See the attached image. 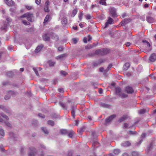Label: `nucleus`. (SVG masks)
I'll list each match as a JSON object with an SVG mask.
<instances>
[{
	"label": "nucleus",
	"mask_w": 156,
	"mask_h": 156,
	"mask_svg": "<svg viewBox=\"0 0 156 156\" xmlns=\"http://www.w3.org/2000/svg\"><path fill=\"white\" fill-rule=\"evenodd\" d=\"M30 151L28 153V156H35L34 153H37L40 156H43L44 155V153L43 152H40V151L36 152L35 149L33 147L30 149Z\"/></svg>",
	"instance_id": "obj_1"
},
{
	"label": "nucleus",
	"mask_w": 156,
	"mask_h": 156,
	"mask_svg": "<svg viewBox=\"0 0 156 156\" xmlns=\"http://www.w3.org/2000/svg\"><path fill=\"white\" fill-rule=\"evenodd\" d=\"M21 18H26L30 22H32L33 20V14L28 12L26 13L23 14L21 16Z\"/></svg>",
	"instance_id": "obj_2"
},
{
	"label": "nucleus",
	"mask_w": 156,
	"mask_h": 156,
	"mask_svg": "<svg viewBox=\"0 0 156 156\" xmlns=\"http://www.w3.org/2000/svg\"><path fill=\"white\" fill-rule=\"evenodd\" d=\"M115 90L116 94L121 98H124L127 97V94L122 93L121 92V89L119 87H117L116 88Z\"/></svg>",
	"instance_id": "obj_3"
},
{
	"label": "nucleus",
	"mask_w": 156,
	"mask_h": 156,
	"mask_svg": "<svg viewBox=\"0 0 156 156\" xmlns=\"http://www.w3.org/2000/svg\"><path fill=\"white\" fill-rule=\"evenodd\" d=\"M142 42L144 44V45L146 47L147 51H151V48L150 47V44L145 40H143Z\"/></svg>",
	"instance_id": "obj_4"
},
{
	"label": "nucleus",
	"mask_w": 156,
	"mask_h": 156,
	"mask_svg": "<svg viewBox=\"0 0 156 156\" xmlns=\"http://www.w3.org/2000/svg\"><path fill=\"white\" fill-rule=\"evenodd\" d=\"M109 12L110 14L112 17H115L116 16V10L114 8H110L109 9Z\"/></svg>",
	"instance_id": "obj_5"
},
{
	"label": "nucleus",
	"mask_w": 156,
	"mask_h": 156,
	"mask_svg": "<svg viewBox=\"0 0 156 156\" xmlns=\"http://www.w3.org/2000/svg\"><path fill=\"white\" fill-rule=\"evenodd\" d=\"M61 19V22L62 24L64 25H66L67 23V17L65 16H63L62 17L60 16Z\"/></svg>",
	"instance_id": "obj_6"
},
{
	"label": "nucleus",
	"mask_w": 156,
	"mask_h": 156,
	"mask_svg": "<svg viewBox=\"0 0 156 156\" xmlns=\"http://www.w3.org/2000/svg\"><path fill=\"white\" fill-rule=\"evenodd\" d=\"M125 91L127 93L130 94L133 92V90L132 87L127 86L126 87Z\"/></svg>",
	"instance_id": "obj_7"
},
{
	"label": "nucleus",
	"mask_w": 156,
	"mask_h": 156,
	"mask_svg": "<svg viewBox=\"0 0 156 156\" xmlns=\"http://www.w3.org/2000/svg\"><path fill=\"white\" fill-rule=\"evenodd\" d=\"M149 60L152 62L155 61L156 60V54L155 53L151 54L149 57Z\"/></svg>",
	"instance_id": "obj_8"
},
{
	"label": "nucleus",
	"mask_w": 156,
	"mask_h": 156,
	"mask_svg": "<svg viewBox=\"0 0 156 156\" xmlns=\"http://www.w3.org/2000/svg\"><path fill=\"white\" fill-rule=\"evenodd\" d=\"M8 118V117L5 115H3L2 116H0V122L2 123L5 122V119L7 120Z\"/></svg>",
	"instance_id": "obj_9"
},
{
	"label": "nucleus",
	"mask_w": 156,
	"mask_h": 156,
	"mask_svg": "<svg viewBox=\"0 0 156 156\" xmlns=\"http://www.w3.org/2000/svg\"><path fill=\"white\" fill-rule=\"evenodd\" d=\"M115 115H111L107 119H106L105 120V122L106 123H108L110 122L113 118H115Z\"/></svg>",
	"instance_id": "obj_10"
},
{
	"label": "nucleus",
	"mask_w": 156,
	"mask_h": 156,
	"mask_svg": "<svg viewBox=\"0 0 156 156\" xmlns=\"http://www.w3.org/2000/svg\"><path fill=\"white\" fill-rule=\"evenodd\" d=\"M113 21V20L112 19L110 18L108 19V21L105 23V27H107L108 26V24H111L112 23Z\"/></svg>",
	"instance_id": "obj_11"
},
{
	"label": "nucleus",
	"mask_w": 156,
	"mask_h": 156,
	"mask_svg": "<svg viewBox=\"0 0 156 156\" xmlns=\"http://www.w3.org/2000/svg\"><path fill=\"white\" fill-rule=\"evenodd\" d=\"M5 3L9 6L12 5L13 3L12 0H4Z\"/></svg>",
	"instance_id": "obj_12"
},
{
	"label": "nucleus",
	"mask_w": 156,
	"mask_h": 156,
	"mask_svg": "<svg viewBox=\"0 0 156 156\" xmlns=\"http://www.w3.org/2000/svg\"><path fill=\"white\" fill-rule=\"evenodd\" d=\"M43 48L42 45H41L38 46L36 49L35 50V52L36 53H38Z\"/></svg>",
	"instance_id": "obj_13"
},
{
	"label": "nucleus",
	"mask_w": 156,
	"mask_h": 156,
	"mask_svg": "<svg viewBox=\"0 0 156 156\" xmlns=\"http://www.w3.org/2000/svg\"><path fill=\"white\" fill-rule=\"evenodd\" d=\"M129 21V20L127 19H125L123 20H122L121 23L122 24V25H124L127 23H128Z\"/></svg>",
	"instance_id": "obj_14"
},
{
	"label": "nucleus",
	"mask_w": 156,
	"mask_h": 156,
	"mask_svg": "<svg viewBox=\"0 0 156 156\" xmlns=\"http://www.w3.org/2000/svg\"><path fill=\"white\" fill-rule=\"evenodd\" d=\"M5 133L4 129L1 127H0V136L2 137L4 136Z\"/></svg>",
	"instance_id": "obj_15"
},
{
	"label": "nucleus",
	"mask_w": 156,
	"mask_h": 156,
	"mask_svg": "<svg viewBox=\"0 0 156 156\" xmlns=\"http://www.w3.org/2000/svg\"><path fill=\"white\" fill-rule=\"evenodd\" d=\"M43 38L44 40L45 41H48L49 39L48 36L47 34H44V35L43 36Z\"/></svg>",
	"instance_id": "obj_16"
},
{
	"label": "nucleus",
	"mask_w": 156,
	"mask_h": 156,
	"mask_svg": "<svg viewBox=\"0 0 156 156\" xmlns=\"http://www.w3.org/2000/svg\"><path fill=\"white\" fill-rule=\"evenodd\" d=\"M50 19V16L48 15H47L45 17L44 23H45L47 22H48V21L49 20V19Z\"/></svg>",
	"instance_id": "obj_17"
},
{
	"label": "nucleus",
	"mask_w": 156,
	"mask_h": 156,
	"mask_svg": "<svg viewBox=\"0 0 156 156\" xmlns=\"http://www.w3.org/2000/svg\"><path fill=\"white\" fill-rule=\"evenodd\" d=\"M147 20L148 22L151 23L153 21V19L151 17H148L147 18Z\"/></svg>",
	"instance_id": "obj_18"
},
{
	"label": "nucleus",
	"mask_w": 156,
	"mask_h": 156,
	"mask_svg": "<svg viewBox=\"0 0 156 156\" xmlns=\"http://www.w3.org/2000/svg\"><path fill=\"white\" fill-rule=\"evenodd\" d=\"M77 13V11L76 10L74 9L72 11V13L71 14V16L73 17Z\"/></svg>",
	"instance_id": "obj_19"
},
{
	"label": "nucleus",
	"mask_w": 156,
	"mask_h": 156,
	"mask_svg": "<svg viewBox=\"0 0 156 156\" xmlns=\"http://www.w3.org/2000/svg\"><path fill=\"white\" fill-rule=\"evenodd\" d=\"M130 145V143L128 141H126L122 144V145L123 146H128Z\"/></svg>",
	"instance_id": "obj_20"
},
{
	"label": "nucleus",
	"mask_w": 156,
	"mask_h": 156,
	"mask_svg": "<svg viewBox=\"0 0 156 156\" xmlns=\"http://www.w3.org/2000/svg\"><path fill=\"white\" fill-rule=\"evenodd\" d=\"M130 66V65L129 63H126L125 65L123 66V68L125 69H127Z\"/></svg>",
	"instance_id": "obj_21"
},
{
	"label": "nucleus",
	"mask_w": 156,
	"mask_h": 156,
	"mask_svg": "<svg viewBox=\"0 0 156 156\" xmlns=\"http://www.w3.org/2000/svg\"><path fill=\"white\" fill-rule=\"evenodd\" d=\"M120 151L118 149H114L113 151L114 153L116 154H118L120 153Z\"/></svg>",
	"instance_id": "obj_22"
},
{
	"label": "nucleus",
	"mask_w": 156,
	"mask_h": 156,
	"mask_svg": "<svg viewBox=\"0 0 156 156\" xmlns=\"http://www.w3.org/2000/svg\"><path fill=\"white\" fill-rule=\"evenodd\" d=\"M60 133L62 134H66L67 133V131L66 129H62L60 130Z\"/></svg>",
	"instance_id": "obj_23"
},
{
	"label": "nucleus",
	"mask_w": 156,
	"mask_h": 156,
	"mask_svg": "<svg viewBox=\"0 0 156 156\" xmlns=\"http://www.w3.org/2000/svg\"><path fill=\"white\" fill-rule=\"evenodd\" d=\"M42 130L45 134H48V131L46 129V128L43 127L41 128Z\"/></svg>",
	"instance_id": "obj_24"
},
{
	"label": "nucleus",
	"mask_w": 156,
	"mask_h": 156,
	"mask_svg": "<svg viewBox=\"0 0 156 156\" xmlns=\"http://www.w3.org/2000/svg\"><path fill=\"white\" fill-rule=\"evenodd\" d=\"M99 3L100 4L106 5V2H105V0H101L100 2Z\"/></svg>",
	"instance_id": "obj_25"
},
{
	"label": "nucleus",
	"mask_w": 156,
	"mask_h": 156,
	"mask_svg": "<svg viewBox=\"0 0 156 156\" xmlns=\"http://www.w3.org/2000/svg\"><path fill=\"white\" fill-rule=\"evenodd\" d=\"M127 118V116L126 115H124L122 118L119 119V121L120 122L124 120Z\"/></svg>",
	"instance_id": "obj_26"
},
{
	"label": "nucleus",
	"mask_w": 156,
	"mask_h": 156,
	"mask_svg": "<svg viewBox=\"0 0 156 156\" xmlns=\"http://www.w3.org/2000/svg\"><path fill=\"white\" fill-rule=\"evenodd\" d=\"M132 154L133 156H138L139 155V153L136 151L133 152Z\"/></svg>",
	"instance_id": "obj_27"
},
{
	"label": "nucleus",
	"mask_w": 156,
	"mask_h": 156,
	"mask_svg": "<svg viewBox=\"0 0 156 156\" xmlns=\"http://www.w3.org/2000/svg\"><path fill=\"white\" fill-rule=\"evenodd\" d=\"M48 64L50 66H52L55 64V62L54 61H49L48 62Z\"/></svg>",
	"instance_id": "obj_28"
},
{
	"label": "nucleus",
	"mask_w": 156,
	"mask_h": 156,
	"mask_svg": "<svg viewBox=\"0 0 156 156\" xmlns=\"http://www.w3.org/2000/svg\"><path fill=\"white\" fill-rule=\"evenodd\" d=\"M145 110L144 109H143L140 110L139 111V112L140 114H143L145 112Z\"/></svg>",
	"instance_id": "obj_29"
},
{
	"label": "nucleus",
	"mask_w": 156,
	"mask_h": 156,
	"mask_svg": "<svg viewBox=\"0 0 156 156\" xmlns=\"http://www.w3.org/2000/svg\"><path fill=\"white\" fill-rule=\"evenodd\" d=\"M72 115L73 118H75V110L74 109H72L71 111Z\"/></svg>",
	"instance_id": "obj_30"
},
{
	"label": "nucleus",
	"mask_w": 156,
	"mask_h": 156,
	"mask_svg": "<svg viewBox=\"0 0 156 156\" xmlns=\"http://www.w3.org/2000/svg\"><path fill=\"white\" fill-rule=\"evenodd\" d=\"M78 40H79L77 38H73L72 40H73V43L75 44H76L77 43Z\"/></svg>",
	"instance_id": "obj_31"
},
{
	"label": "nucleus",
	"mask_w": 156,
	"mask_h": 156,
	"mask_svg": "<svg viewBox=\"0 0 156 156\" xmlns=\"http://www.w3.org/2000/svg\"><path fill=\"white\" fill-rule=\"evenodd\" d=\"M22 22L25 25H28L30 24L29 22H27L26 20H22Z\"/></svg>",
	"instance_id": "obj_32"
},
{
	"label": "nucleus",
	"mask_w": 156,
	"mask_h": 156,
	"mask_svg": "<svg viewBox=\"0 0 156 156\" xmlns=\"http://www.w3.org/2000/svg\"><path fill=\"white\" fill-rule=\"evenodd\" d=\"M83 13L82 12H80L79 13V15H78V17H79V19L80 20H82V16H83Z\"/></svg>",
	"instance_id": "obj_33"
},
{
	"label": "nucleus",
	"mask_w": 156,
	"mask_h": 156,
	"mask_svg": "<svg viewBox=\"0 0 156 156\" xmlns=\"http://www.w3.org/2000/svg\"><path fill=\"white\" fill-rule=\"evenodd\" d=\"M63 55H58L56 57V59H62L63 57Z\"/></svg>",
	"instance_id": "obj_34"
},
{
	"label": "nucleus",
	"mask_w": 156,
	"mask_h": 156,
	"mask_svg": "<svg viewBox=\"0 0 156 156\" xmlns=\"http://www.w3.org/2000/svg\"><path fill=\"white\" fill-rule=\"evenodd\" d=\"M128 133L129 134L134 135L136 133V132L135 131H129Z\"/></svg>",
	"instance_id": "obj_35"
},
{
	"label": "nucleus",
	"mask_w": 156,
	"mask_h": 156,
	"mask_svg": "<svg viewBox=\"0 0 156 156\" xmlns=\"http://www.w3.org/2000/svg\"><path fill=\"white\" fill-rule=\"evenodd\" d=\"M60 73L62 75H63V76H65L67 74L66 72L63 71H61L60 72Z\"/></svg>",
	"instance_id": "obj_36"
},
{
	"label": "nucleus",
	"mask_w": 156,
	"mask_h": 156,
	"mask_svg": "<svg viewBox=\"0 0 156 156\" xmlns=\"http://www.w3.org/2000/svg\"><path fill=\"white\" fill-rule=\"evenodd\" d=\"M48 124L51 126H53L54 125V122L53 121L51 120L48 121Z\"/></svg>",
	"instance_id": "obj_37"
},
{
	"label": "nucleus",
	"mask_w": 156,
	"mask_h": 156,
	"mask_svg": "<svg viewBox=\"0 0 156 156\" xmlns=\"http://www.w3.org/2000/svg\"><path fill=\"white\" fill-rule=\"evenodd\" d=\"M86 18L87 20H90L91 18V16L89 15H87L86 16Z\"/></svg>",
	"instance_id": "obj_38"
},
{
	"label": "nucleus",
	"mask_w": 156,
	"mask_h": 156,
	"mask_svg": "<svg viewBox=\"0 0 156 156\" xmlns=\"http://www.w3.org/2000/svg\"><path fill=\"white\" fill-rule=\"evenodd\" d=\"M5 123L6 125L7 126L9 127H10L12 126L11 124L8 122H5Z\"/></svg>",
	"instance_id": "obj_39"
},
{
	"label": "nucleus",
	"mask_w": 156,
	"mask_h": 156,
	"mask_svg": "<svg viewBox=\"0 0 156 156\" xmlns=\"http://www.w3.org/2000/svg\"><path fill=\"white\" fill-rule=\"evenodd\" d=\"M26 9H28V10H29L30 9H31L32 8V6H29V5H26Z\"/></svg>",
	"instance_id": "obj_40"
},
{
	"label": "nucleus",
	"mask_w": 156,
	"mask_h": 156,
	"mask_svg": "<svg viewBox=\"0 0 156 156\" xmlns=\"http://www.w3.org/2000/svg\"><path fill=\"white\" fill-rule=\"evenodd\" d=\"M60 105L61 107L63 109H66L67 108V107L65 106V105L62 103H60Z\"/></svg>",
	"instance_id": "obj_41"
},
{
	"label": "nucleus",
	"mask_w": 156,
	"mask_h": 156,
	"mask_svg": "<svg viewBox=\"0 0 156 156\" xmlns=\"http://www.w3.org/2000/svg\"><path fill=\"white\" fill-rule=\"evenodd\" d=\"M7 27V25L5 24L4 26V27H1V29L2 30H4L6 29Z\"/></svg>",
	"instance_id": "obj_42"
},
{
	"label": "nucleus",
	"mask_w": 156,
	"mask_h": 156,
	"mask_svg": "<svg viewBox=\"0 0 156 156\" xmlns=\"http://www.w3.org/2000/svg\"><path fill=\"white\" fill-rule=\"evenodd\" d=\"M44 11L46 12H48L49 11V8L48 7V6H47L46 7H45L44 8Z\"/></svg>",
	"instance_id": "obj_43"
},
{
	"label": "nucleus",
	"mask_w": 156,
	"mask_h": 156,
	"mask_svg": "<svg viewBox=\"0 0 156 156\" xmlns=\"http://www.w3.org/2000/svg\"><path fill=\"white\" fill-rule=\"evenodd\" d=\"M33 69L35 73L36 74L37 76L39 75V74L38 73V72L37 71V70L36 69V68H33Z\"/></svg>",
	"instance_id": "obj_44"
},
{
	"label": "nucleus",
	"mask_w": 156,
	"mask_h": 156,
	"mask_svg": "<svg viewBox=\"0 0 156 156\" xmlns=\"http://www.w3.org/2000/svg\"><path fill=\"white\" fill-rule=\"evenodd\" d=\"M9 136L11 137H12V138H14L15 135L12 132H11L9 133Z\"/></svg>",
	"instance_id": "obj_45"
},
{
	"label": "nucleus",
	"mask_w": 156,
	"mask_h": 156,
	"mask_svg": "<svg viewBox=\"0 0 156 156\" xmlns=\"http://www.w3.org/2000/svg\"><path fill=\"white\" fill-rule=\"evenodd\" d=\"M73 134V132H70L69 133V136L70 137H72Z\"/></svg>",
	"instance_id": "obj_46"
},
{
	"label": "nucleus",
	"mask_w": 156,
	"mask_h": 156,
	"mask_svg": "<svg viewBox=\"0 0 156 156\" xmlns=\"http://www.w3.org/2000/svg\"><path fill=\"white\" fill-rule=\"evenodd\" d=\"M41 0H36L35 2L37 5H39L41 3Z\"/></svg>",
	"instance_id": "obj_47"
},
{
	"label": "nucleus",
	"mask_w": 156,
	"mask_h": 156,
	"mask_svg": "<svg viewBox=\"0 0 156 156\" xmlns=\"http://www.w3.org/2000/svg\"><path fill=\"white\" fill-rule=\"evenodd\" d=\"M150 77L152 79H155V76L153 75H150Z\"/></svg>",
	"instance_id": "obj_48"
},
{
	"label": "nucleus",
	"mask_w": 156,
	"mask_h": 156,
	"mask_svg": "<svg viewBox=\"0 0 156 156\" xmlns=\"http://www.w3.org/2000/svg\"><path fill=\"white\" fill-rule=\"evenodd\" d=\"M38 115L39 117H41V118H44V115L41 113L39 114Z\"/></svg>",
	"instance_id": "obj_49"
},
{
	"label": "nucleus",
	"mask_w": 156,
	"mask_h": 156,
	"mask_svg": "<svg viewBox=\"0 0 156 156\" xmlns=\"http://www.w3.org/2000/svg\"><path fill=\"white\" fill-rule=\"evenodd\" d=\"M53 36H55V37H54V39L56 41H57L58 40V37L57 35H56L55 34H53Z\"/></svg>",
	"instance_id": "obj_50"
},
{
	"label": "nucleus",
	"mask_w": 156,
	"mask_h": 156,
	"mask_svg": "<svg viewBox=\"0 0 156 156\" xmlns=\"http://www.w3.org/2000/svg\"><path fill=\"white\" fill-rule=\"evenodd\" d=\"M87 38H86V37L84 38L83 39V41L85 43H87Z\"/></svg>",
	"instance_id": "obj_51"
},
{
	"label": "nucleus",
	"mask_w": 156,
	"mask_h": 156,
	"mask_svg": "<svg viewBox=\"0 0 156 156\" xmlns=\"http://www.w3.org/2000/svg\"><path fill=\"white\" fill-rule=\"evenodd\" d=\"M99 92L100 94H102L103 92V90L102 89L100 88L99 89Z\"/></svg>",
	"instance_id": "obj_52"
},
{
	"label": "nucleus",
	"mask_w": 156,
	"mask_h": 156,
	"mask_svg": "<svg viewBox=\"0 0 156 156\" xmlns=\"http://www.w3.org/2000/svg\"><path fill=\"white\" fill-rule=\"evenodd\" d=\"M145 135H146V134L145 133H142L141 135V137H142V138H144L145 136Z\"/></svg>",
	"instance_id": "obj_53"
},
{
	"label": "nucleus",
	"mask_w": 156,
	"mask_h": 156,
	"mask_svg": "<svg viewBox=\"0 0 156 156\" xmlns=\"http://www.w3.org/2000/svg\"><path fill=\"white\" fill-rule=\"evenodd\" d=\"M10 98V96H7V95H5V99H9Z\"/></svg>",
	"instance_id": "obj_54"
},
{
	"label": "nucleus",
	"mask_w": 156,
	"mask_h": 156,
	"mask_svg": "<svg viewBox=\"0 0 156 156\" xmlns=\"http://www.w3.org/2000/svg\"><path fill=\"white\" fill-rule=\"evenodd\" d=\"M99 63L98 62H95L94 63V66H97L98 65V64H99Z\"/></svg>",
	"instance_id": "obj_55"
},
{
	"label": "nucleus",
	"mask_w": 156,
	"mask_h": 156,
	"mask_svg": "<svg viewBox=\"0 0 156 156\" xmlns=\"http://www.w3.org/2000/svg\"><path fill=\"white\" fill-rule=\"evenodd\" d=\"M88 41H90V40L91 39V37H90V36L89 35H88Z\"/></svg>",
	"instance_id": "obj_56"
},
{
	"label": "nucleus",
	"mask_w": 156,
	"mask_h": 156,
	"mask_svg": "<svg viewBox=\"0 0 156 156\" xmlns=\"http://www.w3.org/2000/svg\"><path fill=\"white\" fill-rule=\"evenodd\" d=\"M58 91L60 92H63V90L62 89H58Z\"/></svg>",
	"instance_id": "obj_57"
},
{
	"label": "nucleus",
	"mask_w": 156,
	"mask_h": 156,
	"mask_svg": "<svg viewBox=\"0 0 156 156\" xmlns=\"http://www.w3.org/2000/svg\"><path fill=\"white\" fill-rule=\"evenodd\" d=\"M124 127L125 128H126L128 127V124L127 123H125L124 125Z\"/></svg>",
	"instance_id": "obj_58"
},
{
	"label": "nucleus",
	"mask_w": 156,
	"mask_h": 156,
	"mask_svg": "<svg viewBox=\"0 0 156 156\" xmlns=\"http://www.w3.org/2000/svg\"><path fill=\"white\" fill-rule=\"evenodd\" d=\"M99 70L100 71L102 72L104 70V69L103 68H100Z\"/></svg>",
	"instance_id": "obj_59"
},
{
	"label": "nucleus",
	"mask_w": 156,
	"mask_h": 156,
	"mask_svg": "<svg viewBox=\"0 0 156 156\" xmlns=\"http://www.w3.org/2000/svg\"><path fill=\"white\" fill-rule=\"evenodd\" d=\"M149 6V5L147 4H145L144 5V7L145 8H147Z\"/></svg>",
	"instance_id": "obj_60"
},
{
	"label": "nucleus",
	"mask_w": 156,
	"mask_h": 156,
	"mask_svg": "<svg viewBox=\"0 0 156 156\" xmlns=\"http://www.w3.org/2000/svg\"><path fill=\"white\" fill-rule=\"evenodd\" d=\"M3 53L2 51H0V58H1L2 56V55Z\"/></svg>",
	"instance_id": "obj_61"
},
{
	"label": "nucleus",
	"mask_w": 156,
	"mask_h": 156,
	"mask_svg": "<svg viewBox=\"0 0 156 156\" xmlns=\"http://www.w3.org/2000/svg\"><path fill=\"white\" fill-rule=\"evenodd\" d=\"M130 43L129 42H127L126 44V46H127V47L129 46L130 45Z\"/></svg>",
	"instance_id": "obj_62"
},
{
	"label": "nucleus",
	"mask_w": 156,
	"mask_h": 156,
	"mask_svg": "<svg viewBox=\"0 0 156 156\" xmlns=\"http://www.w3.org/2000/svg\"><path fill=\"white\" fill-rule=\"evenodd\" d=\"M126 16V14L125 13H123L122 15V18H124Z\"/></svg>",
	"instance_id": "obj_63"
},
{
	"label": "nucleus",
	"mask_w": 156,
	"mask_h": 156,
	"mask_svg": "<svg viewBox=\"0 0 156 156\" xmlns=\"http://www.w3.org/2000/svg\"><path fill=\"white\" fill-rule=\"evenodd\" d=\"M122 156H129L127 153H124L122 155Z\"/></svg>",
	"instance_id": "obj_64"
}]
</instances>
